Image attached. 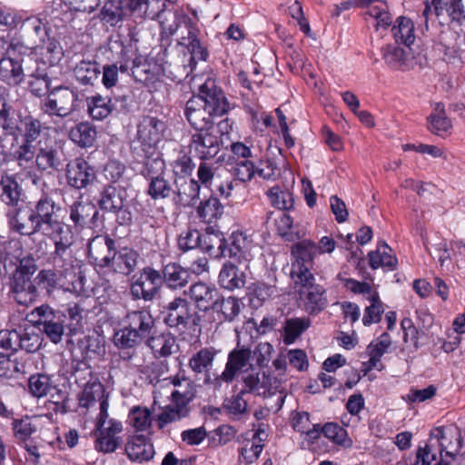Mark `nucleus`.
<instances>
[{
    "instance_id": "1",
    "label": "nucleus",
    "mask_w": 465,
    "mask_h": 465,
    "mask_svg": "<svg viewBox=\"0 0 465 465\" xmlns=\"http://www.w3.org/2000/svg\"><path fill=\"white\" fill-rule=\"evenodd\" d=\"M54 244V250L50 252L48 262L53 268L59 272L60 277L67 281L74 289H76V282H82L81 267L82 261L73 252L74 236L71 228L45 236Z\"/></svg>"
},
{
    "instance_id": "2",
    "label": "nucleus",
    "mask_w": 465,
    "mask_h": 465,
    "mask_svg": "<svg viewBox=\"0 0 465 465\" xmlns=\"http://www.w3.org/2000/svg\"><path fill=\"white\" fill-rule=\"evenodd\" d=\"M292 252L297 259L292 264L291 277L295 284L301 286L300 296L306 312L317 314L320 312V289L314 283L315 278L307 265L312 260V247L303 241L297 243Z\"/></svg>"
},
{
    "instance_id": "3",
    "label": "nucleus",
    "mask_w": 465,
    "mask_h": 465,
    "mask_svg": "<svg viewBox=\"0 0 465 465\" xmlns=\"http://www.w3.org/2000/svg\"><path fill=\"white\" fill-rule=\"evenodd\" d=\"M241 380L244 384L243 390L247 393H253L269 400L266 403L269 411L277 412L282 409L286 395L280 390L281 382L278 379L252 369L244 370Z\"/></svg>"
},
{
    "instance_id": "4",
    "label": "nucleus",
    "mask_w": 465,
    "mask_h": 465,
    "mask_svg": "<svg viewBox=\"0 0 465 465\" xmlns=\"http://www.w3.org/2000/svg\"><path fill=\"white\" fill-rule=\"evenodd\" d=\"M19 131L14 136L15 141L21 138V143L14 152V157L19 166L28 167L34 163L35 146L39 142L44 127L42 122L32 114H25L20 120Z\"/></svg>"
},
{
    "instance_id": "5",
    "label": "nucleus",
    "mask_w": 465,
    "mask_h": 465,
    "mask_svg": "<svg viewBox=\"0 0 465 465\" xmlns=\"http://www.w3.org/2000/svg\"><path fill=\"white\" fill-rule=\"evenodd\" d=\"M29 322L53 342L59 343L67 335L66 314L48 304L35 307L28 314Z\"/></svg>"
},
{
    "instance_id": "6",
    "label": "nucleus",
    "mask_w": 465,
    "mask_h": 465,
    "mask_svg": "<svg viewBox=\"0 0 465 465\" xmlns=\"http://www.w3.org/2000/svg\"><path fill=\"white\" fill-rule=\"evenodd\" d=\"M80 94L77 89L59 86L41 103V110L48 115L66 117L76 111L80 104Z\"/></svg>"
},
{
    "instance_id": "7",
    "label": "nucleus",
    "mask_w": 465,
    "mask_h": 465,
    "mask_svg": "<svg viewBox=\"0 0 465 465\" xmlns=\"http://www.w3.org/2000/svg\"><path fill=\"white\" fill-rule=\"evenodd\" d=\"M163 322L170 328L179 331L185 330L190 324H199L200 316L193 310L191 303L182 297H175L162 307Z\"/></svg>"
},
{
    "instance_id": "8",
    "label": "nucleus",
    "mask_w": 465,
    "mask_h": 465,
    "mask_svg": "<svg viewBox=\"0 0 465 465\" xmlns=\"http://www.w3.org/2000/svg\"><path fill=\"white\" fill-rule=\"evenodd\" d=\"M36 220L44 236L70 228L60 219L61 206L48 195H43L34 205Z\"/></svg>"
},
{
    "instance_id": "9",
    "label": "nucleus",
    "mask_w": 465,
    "mask_h": 465,
    "mask_svg": "<svg viewBox=\"0 0 465 465\" xmlns=\"http://www.w3.org/2000/svg\"><path fill=\"white\" fill-rule=\"evenodd\" d=\"M5 217L8 228L13 232L28 237L41 233V227H39L33 207L20 204L8 209Z\"/></svg>"
},
{
    "instance_id": "10",
    "label": "nucleus",
    "mask_w": 465,
    "mask_h": 465,
    "mask_svg": "<svg viewBox=\"0 0 465 465\" xmlns=\"http://www.w3.org/2000/svg\"><path fill=\"white\" fill-rule=\"evenodd\" d=\"M163 284L162 274L152 267H144L140 275L131 283L130 293L134 300L153 301Z\"/></svg>"
},
{
    "instance_id": "11",
    "label": "nucleus",
    "mask_w": 465,
    "mask_h": 465,
    "mask_svg": "<svg viewBox=\"0 0 465 465\" xmlns=\"http://www.w3.org/2000/svg\"><path fill=\"white\" fill-rule=\"evenodd\" d=\"M201 32L191 19L185 21V32L182 33L177 44L190 54V65L194 66L199 61L205 62L209 56L206 45L200 39Z\"/></svg>"
},
{
    "instance_id": "12",
    "label": "nucleus",
    "mask_w": 465,
    "mask_h": 465,
    "mask_svg": "<svg viewBox=\"0 0 465 465\" xmlns=\"http://www.w3.org/2000/svg\"><path fill=\"white\" fill-rule=\"evenodd\" d=\"M146 168L147 179L149 180L148 194L152 199H165L174 193L172 183L164 177V163L163 160L153 159L149 161Z\"/></svg>"
},
{
    "instance_id": "13",
    "label": "nucleus",
    "mask_w": 465,
    "mask_h": 465,
    "mask_svg": "<svg viewBox=\"0 0 465 465\" xmlns=\"http://www.w3.org/2000/svg\"><path fill=\"white\" fill-rule=\"evenodd\" d=\"M35 154L34 163L40 171H58L64 166V153L55 142L39 140Z\"/></svg>"
},
{
    "instance_id": "14",
    "label": "nucleus",
    "mask_w": 465,
    "mask_h": 465,
    "mask_svg": "<svg viewBox=\"0 0 465 465\" xmlns=\"http://www.w3.org/2000/svg\"><path fill=\"white\" fill-rule=\"evenodd\" d=\"M221 137L215 127L197 131L191 137L190 151L200 159L213 158L220 151Z\"/></svg>"
},
{
    "instance_id": "15",
    "label": "nucleus",
    "mask_w": 465,
    "mask_h": 465,
    "mask_svg": "<svg viewBox=\"0 0 465 465\" xmlns=\"http://www.w3.org/2000/svg\"><path fill=\"white\" fill-rule=\"evenodd\" d=\"M0 49L5 52L0 58V78L8 84L17 85L24 80V70L20 61L11 58L10 50L15 49V45L5 37H0Z\"/></svg>"
},
{
    "instance_id": "16",
    "label": "nucleus",
    "mask_w": 465,
    "mask_h": 465,
    "mask_svg": "<svg viewBox=\"0 0 465 465\" xmlns=\"http://www.w3.org/2000/svg\"><path fill=\"white\" fill-rule=\"evenodd\" d=\"M196 98L203 100V106L215 116H222L230 109L227 98L221 88H218L213 80H207L200 86L199 95Z\"/></svg>"
},
{
    "instance_id": "17",
    "label": "nucleus",
    "mask_w": 465,
    "mask_h": 465,
    "mask_svg": "<svg viewBox=\"0 0 465 465\" xmlns=\"http://www.w3.org/2000/svg\"><path fill=\"white\" fill-rule=\"evenodd\" d=\"M87 254L97 266L110 267L116 255L115 242L107 235H96L89 240Z\"/></svg>"
},
{
    "instance_id": "18",
    "label": "nucleus",
    "mask_w": 465,
    "mask_h": 465,
    "mask_svg": "<svg viewBox=\"0 0 465 465\" xmlns=\"http://www.w3.org/2000/svg\"><path fill=\"white\" fill-rule=\"evenodd\" d=\"M251 358L252 351L244 346L230 351L224 371L213 379L214 387H220L223 381L232 382L238 373L244 371Z\"/></svg>"
},
{
    "instance_id": "19",
    "label": "nucleus",
    "mask_w": 465,
    "mask_h": 465,
    "mask_svg": "<svg viewBox=\"0 0 465 465\" xmlns=\"http://www.w3.org/2000/svg\"><path fill=\"white\" fill-rule=\"evenodd\" d=\"M432 439H436L440 447V460L435 465H449L450 461L445 460V456L454 459L455 454L460 453L462 448V437L458 429L444 430L436 428L430 434Z\"/></svg>"
},
{
    "instance_id": "20",
    "label": "nucleus",
    "mask_w": 465,
    "mask_h": 465,
    "mask_svg": "<svg viewBox=\"0 0 465 465\" xmlns=\"http://www.w3.org/2000/svg\"><path fill=\"white\" fill-rule=\"evenodd\" d=\"M98 435L94 442V448L99 452L112 453L122 445L123 439L118 436L123 430L120 421L111 419L107 427H97Z\"/></svg>"
},
{
    "instance_id": "21",
    "label": "nucleus",
    "mask_w": 465,
    "mask_h": 465,
    "mask_svg": "<svg viewBox=\"0 0 465 465\" xmlns=\"http://www.w3.org/2000/svg\"><path fill=\"white\" fill-rule=\"evenodd\" d=\"M184 114L195 131L213 128V115L203 104L201 98L193 97L185 105Z\"/></svg>"
},
{
    "instance_id": "22",
    "label": "nucleus",
    "mask_w": 465,
    "mask_h": 465,
    "mask_svg": "<svg viewBox=\"0 0 465 465\" xmlns=\"http://www.w3.org/2000/svg\"><path fill=\"white\" fill-rule=\"evenodd\" d=\"M95 178L94 168L84 159L77 158L67 164L66 179L75 189L85 188Z\"/></svg>"
},
{
    "instance_id": "23",
    "label": "nucleus",
    "mask_w": 465,
    "mask_h": 465,
    "mask_svg": "<svg viewBox=\"0 0 465 465\" xmlns=\"http://www.w3.org/2000/svg\"><path fill=\"white\" fill-rule=\"evenodd\" d=\"M128 327L146 341L155 331L154 319L150 311L142 309L129 312L125 317Z\"/></svg>"
},
{
    "instance_id": "24",
    "label": "nucleus",
    "mask_w": 465,
    "mask_h": 465,
    "mask_svg": "<svg viewBox=\"0 0 465 465\" xmlns=\"http://www.w3.org/2000/svg\"><path fill=\"white\" fill-rule=\"evenodd\" d=\"M400 44H387L381 49V57L385 64L393 70L406 71L410 69L411 59V49L401 47Z\"/></svg>"
},
{
    "instance_id": "25",
    "label": "nucleus",
    "mask_w": 465,
    "mask_h": 465,
    "mask_svg": "<svg viewBox=\"0 0 465 465\" xmlns=\"http://www.w3.org/2000/svg\"><path fill=\"white\" fill-rule=\"evenodd\" d=\"M25 193L21 184L12 175H3L0 179V200L9 207L15 208L24 203Z\"/></svg>"
},
{
    "instance_id": "26",
    "label": "nucleus",
    "mask_w": 465,
    "mask_h": 465,
    "mask_svg": "<svg viewBox=\"0 0 465 465\" xmlns=\"http://www.w3.org/2000/svg\"><path fill=\"white\" fill-rule=\"evenodd\" d=\"M217 351L213 348H203L194 353L189 360L190 369L197 374H204V384H213L210 371Z\"/></svg>"
},
{
    "instance_id": "27",
    "label": "nucleus",
    "mask_w": 465,
    "mask_h": 465,
    "mask_svg": "<svg viewBox=\"0 0 465 465\" xmlns=\"http://www.w3.org/2000/svg\"><path fill=\"white\" fill-rule=\"evenodd\" d=\"M218 282L228 291L242 289L246 283L245 272L232 262H225L220 271Z\"/></svg>"
},
{
    "instance_id": "28",
    "label": "nucleus",
    "mask_w": 465,
    "mask_h": 465,
    "mask_svg": "<svg viewBox=\"0 0 465 465\" xmlns=\"http://www.w3.org/2000/svg\"><path fill=\"white\" fill-rule=\"evenodd\" d=\"M125 452L133 461H148L154 455L153 444L143 435L131 437L125 446Z\"/></svg>"
},
{
    "instance_id": "29",
    "label": "nucleus",
    "mask_w": 465,
    "mask_h": 465,
    "mask_svg": "<svg viewBox=\"0 0 465 465\" xmlns=\"http://www.w3.org/2000/svg\"><path fill=\"white\" fill-rule=\"evenodd\" d=\"M188 293L191 299L195 302L196 307L203 312H207L213 308L218 296V292L215 287L202 282L192 284Z\"/></svg>"
},
{
    "instance_id": "30",
    "label": "nucleus",
    "mask_w": 465,
    "mask_h": 465,
    "mask_svg": "<svg viewBox=\"0 0 465 465\" xmlns=\"http://www.w3.org/2000/svg\"><path fill=\"white\" fill-rule=\"evenodd\" d=\"M167 384H172L175 389L171 392L172 402L189 407L196 394L195 384L186 377H173Z\"/></svg>"
},
{
    "instance_id": "31",
    "label": "nucleus",
    "mask_w": 465,
    "mask_h": 465,
    "mask_svg": "<svg viewBox=\"0 0 465 465\" xmlns=\"http://www.w3.org/2000/svg\"><path fill=\"white\" fill-rule=\"evenodd\" d=\"M140 255L134 249L124 247L116 250L110 268L124 276L130 275L137 267Z\"/></svg>"
},
{
    "instance_id": "32",
    "label": "nucleus",
    "mask_w": 465,
    "mask_h": 465,
    "mask_svg": "<svg viewBox=\"0 0 465 465\" xmlns=\"http://www.w3.org/2000/svg\"><path fill=\"white\" fill-rule=\"evenodd\" d=\"M174 184V194H176L178 203L184 206L195 203V201L199 198L201 188L197 181L186 177H179L175 179Z\"/></svg>"
},
{
    "instance_id": "33",
    "label": "nucleus",
    "mask_w": 465,
    "mask_h": 465,
    "mask_svg": "<svg viewBox=\"0 0 465 465\" xmlns=\"http://www.w3.org/2000/svg\"><path fill=\"white\" fill-rule=\"evenodd\" d=\"M164 130L165 123L153 116H144L138 125L139 137L149 144L161 141Z\"/></svg>"
},
{
    "instance_id": "34",
    "label": "nucleus",
    "mask_w": 465,
    "mask_h": 465,
    "mask_svg": "<svg viewBox=\"0 0 465 465\" xmlns=\"http://www.w3.org/2000/svg\"><path fill=\"white\" fill-rule=\"evenodd\" d=\"M124 193L120 186L108 184L101 191L98 204L104 211L117 213L124 207Z\"/></svg>"
},
{
    "instance_id": "35",
    "label": "nucleus",
    "mask_w": 465,
    "mask_h": 465,
    "mask_svg": "<svg viewBox=\"0 0 465 465\" xmlns=\"http://www.w3.org/2000/svg\"><path fill=\"white\" fill-rule=\"evenodd\" d=\"M201 249L214 258L227 257L226 240L223 233L213 229H207L206 232L202 235Z\"/></svg>"
},
{
    "instance_id": "36",
    "label": "nucleus",
    "mask_w": 465,
    "mask_h": 465,
    "mask_svg": "<svg viewBox=\"0 0 465 465\" xmlns=\"http://www.w3.org/2000/svg\"><path fill=\"white\" fill-rule=\"evenodd\" d=\"M11 288L15 300L21 305L33 303L38 295L37 286L32 280L13 278Z\"/></svg>"
},
{
    "instance_id": "37",
    "label": "nucleus",
    "mask_w": 465,
    "mask_h": 465,
    "mask_svg": "<svg viewBox=\"0 0 465 465\" xmlns=\"http://www.w3.org/2000/svg\"><path fill=\"white\" fill-rule=\"evenodd\" d=\"M101 74L99 64L94 60H81L74 68L75 79L83 85H94L99 81Z\"/></svg>"
},
{
    "instance_id": "38",
    "label": "nucleus",
    "mask_w": 465,
    "mask_h": 465,
    "mask_svg": "<svg viewBox=\"0 0 465 465\" xmlns=\"http://www.w3.org/2000/svg\"><path fill=\"white\" fill-rule=\"evenodd\" d=\"M22 112L15 109L10 103L4 101L0 109V128L14 138L19 131L20 120L24 118Z\"/></svg>"
},
{
    "instance_id": "39",
    "label": "nucleus",
    "mask_w": 465,
    "mask_h": 465,
    "mask_svg": "<svg viewBox=\"0 0 465 465\" xmlns=\"http://www.w3.org/2000/svg\"><path fill=\"white\" fill-rule=\"evenodd\" d=\"M369 263L371 269L376 270L380 267L387 268L390 271L395 270L398 260L392 254L391 248L383 242L377 246V249L368 253Z\"/></svg>"
},
{
    "instance_id": "40",
    "label": "nucleus",
    "mask_w": 465,
    "mask_h": 465,
    "mask_svg": "<svg viewBox=\"0 0 465 465\" xmlns=\"http://www.w3.org/2000/svg\"><path fill=\"white\" fill-rule=\"evenodd\" d=\"M163 282L171 289H182L189 282L190 274L187 270L175 262L166 264L162 270Z\"/></svg>"
},
{
    "instance_id": "41",
    "label": "nucleus",
    "mask_w": 465,
    "mask_h": 465,
    "mask_svg": "<svg viewBox=\"0 0 465 465\" xmlns=\"http://www.w3.org/2000/svg\"><path fill=\"white\" fill-rule=\"evenodd\" d=\"M243 308L242 301L234 296L222 297L216 300L212 310L219 313L225 322H233Z\"/></svg>"
},
{
    "instance_id": "42",
    "label": "nucleus",
    "mask_w": 465,
    "mask_h": 465,
    "mask_svg": "<svg viewBox=\"0 0 465 465\" xmlns=\"http://www.w3.org/2000/svg\"><path fill=\"white\" fill-rule=\"evenodd\" d=\"M428 130L436 135L442 136L452 128L450 119L447 116L443 104L437 103L431 114L427 117Z\"/></svg>"
},
{
    "instance_id": "43",
    "label": "nucleus",
    "mask_w": 465,
    "mask_h": 465,
    "mask_svg": "<svg viewBox=\"0 0 465 465\" xmlns=\"http://www.w3.org/2000/svg\"><path fill=\"white\" fill-rule=\"evenodd\" d=\"M414 24L411 19L406 16H399L396 18L391 28V33L395 42L403 44L408 49L415 41Z\"/></svg>"
},
{
    "instance_id": "44",
    "label": "nucleus",
    "mask_w": 465,
    "mask_h": 465,
    "mask_svg": "<svg viewBox=\"0 0 465 465\" xmlns=\"http://www.w3.org/2000/svg\"><path fill=\"white\" fill-rule=\"evenodd\" d=\"M431 5L437 16L446 12L452 22L461 23L465 19V7L462 0H431Z\"/></svg>"
},
{
    "instance_id": "45",
    "label": "nucleus",
    "mask_w": 465,
    "mask_h": 465,
    "mask_svg": "<svg viewBox=\"0 0 465 465\" xmlns=\"http://www.w3.org/2000/svg\"><path fill=\"white\" fill-rule=\"evenodd\" d=\"M97 131L89 122H82L73 126L69 131V138L78 146L85 148L94 144Z\"/></svg>"
},
{
    "instance_id": "46",
    "label": "nucleus",
    "mask_w": 465,
    "mask_h": 465,
    "mask_svg": "<svg viewBox=\"0 0 465 465\" xmlns=\"http://www.w3.org/2000/svg\"><path fill=\"white\" fill-rule=\"evenodd\" d=\"M159 67L154 63L148 61H134L132 67V75L136 82H140L144 85L153 84L159 77Z\"/></svg>"
},
{
    "instance_id": "47",
    "label": "nucleus",
    "mask_w": 465,
    "mask_h": 465,
    "mask_svg": "<svg viewBox=\"0 0 465 465\" xmlns=\"http://www.w3.org/2000/svg\"><path fill=\"white\" fill-rule=\"evenodd\" d=\"M145 342L156 358L170 356L175 346V339L173 335L170 333L156 334L155 331Z\"/></svg>"
},
{
    "instance_id": "48",
    "label": "nucleus",
    "mask_w": 465,
    "mask_h": 465,
    "mask_svg": "<svg viewBox=\"0 0 465 465\" xmlns=\"http://www.w3.org/2000/svg\"><path fill=\"white\" fill-rule=\"evenodd\" d=\"M125 16V9L122 4V0H106L104 1L99 14L100 20L111 26H116L124 20Z\"/></svg>"
},
{
    "instance_id": "49",
    "label": "nucleus",
    "mask_w": 465,
    "mask_h": 465,
    "mask_svg": "<svg viewBox=\"0 0 465 465\" xmlns=\"http://www.w3.org/2000/svg\"><path fill=\"white\" fill-rule=\"evenodd\" d=\"M98 214L90 203L74 202L70 207V219L75 227H84Z\"/></svg>"
},
{
    "instance_id": "50",
    "label": "nucleus",
    "mask_w": 465,
    "mask_h": 465,
    "mask_svg": "<svg viewBox=\"0 0 465 465\" xmlns=\"http://www.w3.org/2000/svg\"><path fill=\"white\" fill-rule=\"evenodd\" d=\"M84 390L79 397V406L82 408H89L94 405L96 401L104 399V385L97 378L90 379L88 382L83 385Z\"/></svg>"
},
{
    "instance_id": "51",
    "label": "nucleus",
    "mask_w": 465,
    "mask_h": 465,
    "mask_svg": "<svg viewBox=\"0 0 465 465\" xmlns=\"http://www.w3.org/2000/svg\"><path fill=\"white\" fill-rule=\"evenodd\" d=\"M270 203L281 211H291L294 206V196L287 188L273 186L266 192Z\"/></svg>"
},
{
    "instance_id": "52",
    "label": "nucleus",
    "mask_w": 465,
    "mask_h": 465,
    "mask_svg": "<svg viewBox=\"0 0 465 465\" xmlns=\"http://www.w3.org/2000/svg\"><path fill=\"white\" fill-rule=\"evenodd\" d=\"M223 205L216 197H210L200 203L197 208L199 218L206 223H213L222 217Z\"/></svg>"
},
{
    "instance_id": "53",
    "label": "nucleus",
    "mask_w": 465,
    "mask_h": 465,
    "mask_svg": "<svg viewBox=\"0 0 465 465\" xmlns=\"http://www.w3.org/2000/svg\"><path fill=\"white\" fill-rule=\"evenodd\" d=\"M114 109L112 100L96 94L87 98V111L90 116L94 120H103L106 118Z\"/></svg>"
},
{
    "instance_id": "54",
    "label": "nucleus",
    "mask_w": 465,
    "mask_h": 465,
    "mask_svg": "<svg viewBox=\"0 0 465 465\" xmlns=\"http://www.w3.org/2000/svg\"><path fill=\"white\" fill-rule=\"evenodd\" d=\"M189 412L190 407L183 406L177 402H172V404L163 408L162 412L158 414V427L163 429L166 424L181 420L187 417Z\"/></svg>"
},
{
    "instance_id": "55",
    "label": "nucleus",
    "mask_w": 465,
    "mask_h": 465,
    "mask_svg": "<svg viewBox=\"0 0 465 465\" xmlns=\"http://www.w3.org/2000/svg\"><path fill=\"white\" fill-rule=\"evenodd\" d=\"M230 245L226 243V253L227 257L234 258L239 262L242 260L247 261L248 250L250 247V242L242 232H233L230 237Z\"/></svg>"
},
{
    "instance_id": "56",
    "label": "nucleus",
    "mask_w": 465,
    "mask_h": 465,
    "mask_svg": "<svg viewBox=\"0 0 465 465\" xmlns=\"http://www.w3.org/2000/svg\"><path fill=\"white\" fill-rule=\"evenodd\" d=\"M366 299L371 304L364 310L362 323L364 326H370L372 323H378L381 322V315L384 312V305L380 300L379 293L377 292L371 293V296H367Z\"/></svg>"
},
{
    "instance_id": "57",
    "label": "nucleus",
    "mask_w": 465,
    "mask_h": 465,
    "mask_svg": "<svg viewBox=\"0 0 465 465\" xmlns=\"http://www.w3.org/2000/svg\"><path fill=\"white\" fill-rule=\"evenodd\" d=\"M248 289L252 297L251 302H254V300H257L259 306L278 293V288L275 284L262 281L252 282Z\"/></svg>"
},
{
    "instance_id": "58",
    "label": "nucleus",
    "mask_w": 465,
    "mask_h": 465,
    "mask_svg": "<svg viewBox=\"0 0 465 465\" xmlns=\"http://www.w3.org/2000/svg\"><path fill=\"white\" fill-rule=\"evenodd\" d=\"M26 373L25 361L21 356L7 359L0 362V376L12 379L18 378L20 375Z\"/></svg>"
},
{
    "instance_id": "59",
    "label": "nucleus",
    "mask_w": 465,
    "mask_h": 465,
    "mask_svg": "<svg viewBox=\"0 0 465 465\" xmlns=\"http://www.w3.org/2000/svg\"><path fill=\"white\" fill-rule=\"evenodd\" d=\"M85 310L79 303L68 304L65 312L66 320H69L67 326V336H74L78 333L83 327V319Z\"/></svg>"
},
{
    "instance_id": "60",
    "label": "nucleus",
    "mask_w": 465,
    "mask_h": 465,
    "mask_svg": "<svg viewBox=\"0 0 465 465\" xmlns=\"http://www.w3.org/2000/svg\"><path fill=\"white\" fill-rule=\"evenodd\" d=\"M59 272L53 269L41 270L35 278V285L45 290L48 294L60 286Z\"/></svg>"
},
{
    "instance_id": "61",
    "label": "nucleus",
    "mask_w": 465,
    "mask_h": 465,
    "mask_svg": "<svg viewBox=\"0 0 465 465\" xmlns=\"http://www.w3.org/2000/svg\"><path fill=\"white\" fill-rule=\"evenodd\" d=\"M309 327V322L302 318L287 319L283 327V342L292 344Z\"/></svg>"
},
{
    "instance_id": "62",
    "label": "nucleus",
    "mask_w": 465,
    "mask_h": 465,
    "mask_svg": "<svg viewBox=\"0 0 465 465\" xmlns=\"http://www.w3.org/2000/svg\"><path fill=\"white\" fill-rule=\"evenodd\" d=\"M162 28V36L170 37L173 35L181 26L182 20H184L177 12L167 10L158 18Z\"/></svg>"
},
{
    "instance_id": "63",
    "label": "nucleus",
    "mask_w": 465,
    "mask_h": 465,
    "mask_svg": "<svg viewBox=\"0 0 465 465\" xmlns=\"http://www.w3.org/2000/svg\"><path fill=\"white\" fill-rule=\"evenodd\" d=\"M20 332L15 330L0 331V356H9L19 350Z\"/></svg>"
},
{
    "instance_id": "64",
    "label": "nucleus",
    "mask_w": 465,
    "mask_h": 465,
    "mask_svg": "<svg viewBox=\"0 0 465 465\" xmlns=\"http://www.w3.org/2000/svg\"><path fill=\"white\" fill-rule=\"evenodd\" d=\"M51 79L45 72L36 71L30 75L29 91L35 96L41 97L50 90Z\"/></svg>"
}]
</instances>
